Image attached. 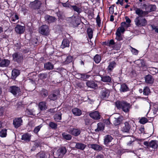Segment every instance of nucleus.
Listing matches in <instances>:
<instances>
[{
	"instance_id": "nucleus-1",
	"label": "nucleus",
	"mask_w": 158,
	"mask_h": 158,
	"mask_svg": "<svg viewBox=\"0 0 158 158\" xmlns=\"http://www.w3.org/2000/svg\"><path fill=\"white\" fill-rule=\"evenodd\" d=\"M133 10L135 11V14L138 15L134 20L135 25L138 27L146 26L148 22L144 17L148 16V12L143 11L137 7H134Z\"/></svg>"
},
{
	"instance_id": "nucleus-2",
	"label": "nucleus",
	"mask_w": 158,
	"mask_h": 158,
	"mask_svg": "<svg viewBox=\"0 0 158 158\" xmlns=\"http://www.w3.org/2000/svg\"><path fill=\"white\" fill-rule=\"evenodd\" d=\"M115 105L118 109H122L125 113L129 111L131 106L130 103L124 101H117L115 102Z\"/></svg>"
},
{
	"instance_id": "nucleus-3",
	"label": "nucleus",
	"mask_w": 158,
	"mask_h": 158,
	"mask_svg": "<svg viewBox=\"0 0 158 158\" xmlns=\"http://www.w3.org/2000/svg\"><path fill=\"white\" fill-rule=\"evenodd\" d=\"M41 4L42 3L40 1L35 0L33 2H31L29 6L32 9H39L40 8Z\"/></svg>"
},
{
	"instance_id": "nucleus-4",
	"label": "nucleus",
	"mask_w": 158,
	"mask_h": 158,
	"mask_svg": "<svg viewBox=\"0 0 158 158\" xmlns=\"http://www.w3.org/2000/svg\"><path fill=\"white\" fill-rule=\"evenodd\" d=\"M9 90L13 95L16 96L18 95L20 92V89L19 87L16 86H12L10 87Z\"/></svg>"
},
{
	"instance_id": "nucleus-5",
	"label": "nucleus",
	"mask_w": 158,
	"mask_h": 158,
	"mask_svg": "<svg viewBox=\"0 0 158 158\" xmlns=\"http://www.w3.org/2000/svg\"><path fill=\"white\" fill-rule=\"evenodd\" d=\"M131 126L128 122H126L122 126L121 131L123 133H129Z\"/></svg>"
},
{
	"instance_id": "nucleus-6",
	"label": "nucleus",
	"mask_w": 158,
	"mask_h": 158,
	"mask_svg": "<svg viewBox=\"0 0 158 158\" xmlns=\"http://www.w3.org/2000/svg\"><path fill=\"white\" fill-rule=\"evenodd\" d=\"M40 33L44 35H48L49 32V28L47 25H44L41 26L39 29Z\"/></svg>"
},
{
	"instance_id": "nucleus-7",
	"label": "nucleus",
	"mask_w": 158,
	"mask_h": 158,
	"mask_svg": "<svg viewBox=\"0 0 158 158\" xmlns=\"http://www.w3.org/2000/svg\"><path fill=\"white\" fill-rule=\"evenodd\" d=\"M14 60L18 63L22 62L23 59L22 55L19 52H15L12 55Z\"/></svg>"
},
{
	"instance_id": "nucleus-8",
	"label": "nucleus",
	"mask_w": 158,
	"mask_h": 158,
	"mask_svg": "<svg viewBox=\"0 0 158 158\" xmlns=\"http://www.w3.org/2000/svg\"><path fill=\"white\" fill-rule=\"evenodd\" d=\"M110 91L106 88L102 89L100 93V97L101 98L106 99L108 98L110 95Z\"/></svg>"
},
{
	"instance_id": "nucleus-9",
	"label": "nucleus",
	"mask_w": 158,
	"mask_h": 158,
	"mask_svg": "<svg viewBox=\"0 0 158 158\" xmlns=\"http://www.w3.org/2000/svg\"><path fill=\"white\" fill-rule=\"evenodd\" d=\"M68 132L75 136H78L81 133V131L79 129L71 128L69 129Z\"/></svg>"
},
{
	"instance_id": "nucleus-10",
	"label": "nucleus",
	"mask_w": 158,
	"mask_h": 158,
	"mask_svg": "<svg viewBox=\"0 0 158 158\" xmlns=\"http://www.w3.org/2000/svg\"><path fill=\"white\" fill-rule=\"evenodd\" d=\"M66 152L67 150L65 148L62 147L57 150L55 155L61 157L66 153Z\"/></svg>"
},
{
	"instance_id": "nucleus-11",
	"label": "nucleus",
	"mask_w": 158,
	"mask_h": 158,
	"mask_svg": "<svg viewBox=\"0 0 158 158\" xmlns=\"http://www.w3.org/2000/svg\"><path fill=\"white\" fill-rule=\"evenodd\" d=\"M23 123V120L21 118H17L13 120V124L15 128H18L21 126Z\"/></svg>"
},
{
	"instance_id": "nucleus-12",
	"label": "nucleus",
	"mask_w": 158,
	"mask_h": 158,
	"mask_svg": "<svg viewBox=\"0 0 158 158\" xmlns=\"http://www.w3.org/2000/svg\"><path fill=\"white\" fill-rule=\"evenodd\" d=\"M91 118L94 120H98L100 119L101 116L98 111H95L90 113L89 114Z\"/></svg>"
},
{
	"instance_id": "nucleus-13",
	"label": "nucleus",
	"mask_w": 158,
	"mask_h": 158,
	"mask_svg": "<svg viewBox=\"0 0 158 158\" xmlns=\"http://www.w3.org/2000/svg\"><path fill=\"white\" fill-rule=\"evenodd\" d=\"M50 154L48 152H40L36 155V158H49Z\"/></svg>"
},
{
	"instance_id": "nucleus-14",
	"label": "nucleus",
	"mask_w": 158,
	"mask_h": 158,
	"mask_svg": "<svg viewBox=\"0 0 158 158\" xmlns=\"http://www.w3.org/2000/svg\"><path fill=\"white\" fill-rule=\"evenodd\" d=\"M59 94V91H56L54 93L50 94L48 97V98L51 101H55L58 98V95Z\"/></svg>"
},
{
	"instance_id": "nucleus-15",
	"label": "nucleus",
	"mask_w": 158,
	"mask_h": 158,
	"mask_svg": "<svg viewBox=\"0 0 158 158\" xmlns=\"http://www.w3.org/2000/svg\"><path fill=\"white\" fill-rule=\"evenodd\" d=\"M44 18L45 20L49 23H53L56 20V19L55 17L48 15H46Z\"/></svg>"
},
{
	"instance_id": "nucleus-16",
	"label": "nucleus",
	"mask_w": 158,
	"mask_h": 158,
	"mask_svg": "<svg viewBox=\"0 0 158 158\" xmlns=\"http://www.w3.org/2000/svg\"><path fill=\"white\" fill-rule=\"evenodd\" d=\"M15 30L17 33L19 34H21L23 33L24 31L25 27L17 24L15 27Z\"/></svg>"
},
{
	"instance_id": "nucleus-17",
	"label": "nucleus",
	"mask_w": 158,
	"mask_h": 158,
	"mask_svg": "<svg viewBox=\"0 0 158 158\" xmlns=\"http://www.w3.org/2000/svg\"><path fill=\"white\" fill-rule=\"evenodd\" d=\"M86 145L82 143L78 142L76 143L75 148L81 150H83L86 147Z\"/></svg>"
},
{
	"instance_id": "nucleus-18",
	"label": "nucleus",
	"mask_w": 158,
	"mask_h": 158,
	"mask_svg": "<svg viewBox=\"0 0 158 158\" xmlns=\"http://www.w3.org/2000/svg\"><path fill=\"white\" fill-rule=\"evenodd\" d=\"M113 139L112 137L110 135H107L104 137V142L105 145H107Z\"/></svg>"
},
{
	"instance_id": "nucleus-19",
	"label": "nucleus",
	"mask_w": 158,
	"mask_h": 158,
	"mask_svg": "<svg viewBox=\"0 0 158 158\" xmlns=\"http://www.w3.org/2000/svg\"><path fill=\"white\" fill-rule=\"evenodd\" d=\"M10 63V61L7 59H4L1 60L0 66L2 67L8 66Z\"/></svg>"
},
{
	"instance_id": "nucleus-20",
	"label": "nucleus",
	"mask_w": 158,
	"mask_h": 158,
	"mask_svg": "<svg viewBox=\"0 0 158 158\" xmlns=\"http://www.w3.org/2000/svg\"><path fill=\"white\" fill-rule=\"evenodd\" d=\"M89 147L96 151H101L102 149V148L99 145L96 144H90Z\"/></svg>"
},
{
	"instance_id": "nucleus-21",
	"label": "nucleus",
	"mask_w": 158,
	"mask_h": 158,
	"mask_svg": "<svg viewBox=\"0 0 158 158\" xmlns=\"http://www.w3.org/2000/svg\"><path fill=\"white\" fill-rule=\"evenodd\" d=\"M105 124L101 122H100L97 124V128L95 130L96 132H98L103 131L104 129Z\"/></svg>"
},
{
	"instance_id": "nucleus-22",
	"label": "nucleus",
	"mask_w": 158,
	"mask_h": 158,
	"mask_svg": "<svg viewBox=\"0 0 158 158\" xmlns=\"http://www.w3.org/2000/svg\"><path fill=\"white\" fill-rule=\"evenodd\" d=\"M72 111L73 114L76 116H80L82 114L81 111L77 108L73 109Z\"/></svg>"
},
{
	"instance_id": "nucleus-23",
	"label": "nucleus",
	"mask_w": 158,
	"mask_h": 158,
	"mask_svg": "<svg viewBox=\"0 0 158 158\" xmlns=\"http://www.w3.org/2000/svg\"><path fill=\"white\" fill-rule=\"evenodd\" d=\"M116 65V63L114 61H112L109 63L107 70L108 72H110L113 70Z\"/></svg>"
},
{
	"instance_id": "nucleus-24",
	"label": "nucleus",
	"mask_w": 158,
	"mask_h": 158,
	"mask_svg": "<svg viewBox=\"0 0 158 158\" xmlns=\"http://www.w3.org/2000/svg\"><path fill=\"white\" fill-rule=\"evenodd\" d=\"M44 67L47 70H52L54 69V65L51 62H48L44 64Z\"/></svg>"
},
{
	"instance_id": "nucleus-25",
	"label": "nucleus",
	"mask_w": 158,
	"mask_h": 158,
	"mask_svg": "<svg viewBox=\"0 0 158 158\" xmlns=\"http://www.w3.org/2000/svg\"><path fill=\"white\" fill-rule=\"evenodd\" d=\"M123 117L122 116H119L117 118H114L113 122V124L115 126L118 125L123 121Z\"/></svg>"
},
{
	"instance_id": "nucleus-26",
	"label": "nucleus",
	"mask_w": 158,
	"mask_h": 158,
	"mask_svg": "<svg viewBox=\"0 0 158 158\" xmlns=\"http://www.w3.org/2000/svg\"><path fill=\"white\" fill-rule=\"evenodd\" d=\"M38 106L39 109L41 110H46L47 108L46 103L45 102H40Z\"/></svg>"
},
{
	"instance_id": "nucleus-27",
	"label": "nucleus",
	"mask_w": 158,
	"mask_h": 158,
	"mask_svg": "<svg viewBox=\"0 0 158 158\" xmlns=\"http://www.w3.org/2000/svg\"><path fill=\"white\" fill-rule=\"evenodd\" d=\"M87 87L92 88H94L97 86V85L93 81H87L86 82Z\"/></svg>"
},
{
	"instance_id": "nucleus-28",
	"label": "nucleus",
	"mask_w": 158,
	"mask_h": 158,
	"mask_svg": "<svg viewBox=\"0 0 158 158\" xmlns=\"http://www.w3.org/2000/svg\"><path fill=\"white\" fill-rule=\"evenodd\" d=\"M69 40L68 39H64L62 41L61 48L64 49L66 47H68L69 46Z\"/></svg>"
},
{
	"instance_id": "nucleus-29",
	"label": "nucleus",
	"mask_w": 158,
	"mask_h": 158,
	"mask_svg": "<svg viewBox=\"0 0 158 158\" xmlns=\"http://www.w3.org/2000/svg\"><path fill=\"white\" fill-rule=\"evenodd\" d=\"M19 74L20 72L19 70L16 69H13L12 71V78L15 79Z\"/></svg>"
},
{
	"instance_id": "nucleus-30",
	"label": "nucleus",
	"mask_w": 158,
	"mask_h": 158,
	"mask_svg": "<svg viewBox=\"0 0 158 158\" xmlns=\"http://www.w3.org/2000/svg\"><path fill=\"white\" fill-rule=\"evenodd\" d=\"M31 135L28 133H26L22 136L21 139L25 141H29L31 139Z\"/></svg>"
},
{
	"instance_id": "nucleus-31",
	"label": "nucleus",
	"mask_w": 158,
	"mask_h": 158,
	"mask_svg": "<svg viewBox=\"0 0 158 158\" xmlns=\"http://www.w3.org/2000/svg\"><path fill=\"white\" fill-rule=\"evenodd\" d=\"M158 146V141L156 140H152L149 142V147L153 148H156Z\"/></svg>"
},
{
	"instance_id": "nucleus-32",
	"label": "nucleus",
	"mask_w": 158,
	"mask_h": 158,
	"mask_svg": "<svg viewBox=\"0 0 158 158\" xmlns=\"http://www.w3.org/2000/svg\"><path fill=\"white\" fill-rule=\"evenodd\" d=\"M145 79L146 82L148 83L152 84L153 82V79L150 75L146 76L145 77Z\"/></svg>"
},
{
	"instance_id": "nucleus-33",
	"label": "nucleus",
	"mask_w": 158,
	"mask_h": 158,
	"mask_svg": "<svg viewBox=\"0 0 158 158\" xmlns=\"http://www.w3.org/2000/svg\"><path fill=\"white\" fill-rule=\"evenodd\" d=\"M129 90V88L125 84H123L121 85L119 89L120 92H124L128 91Z\"/></svg>"
},
{
	"instance_id": "nucleus-34",
	"label": "nucleus",
	"mask_w": 158,
	"mask_h": 158,
	"mask_svg": "<svg viewBox=\"0 0 158 158\" xmlns=\"http://www.w3.org/2000/svg\"><path fill=\"white\" fill-rule=\"evenodd\" d=\"M62 114L61 112L57 113L54 116V119L56 121L59 122L61 119Z\"/></svg>"
},
{
	"instance_id": "nucleus-35",
	"label": "nucleus",
	"mask_w": 158,
	"mask_h": 158,
	"mask_svg": "<svg viewBox=\"0 0 158 158\" xmlns=\"http://www.w3.org/2000/svg\"><path fill=\"white\" fill-rule=\"evenodd\" d=\"M101 80L103 82H110L111 81V78L108 76H105L101 77Z\"/></svg>"
},
{
	"instance_id": "nucleus-36",
	"label": "nucleus",
	"mask_w": 158,
	"mask_h": 158,
	"mask_svg": "<svg viewBox=\"0 0 158 158\" xmlns=\"http://www.w3.org/2000/svg\"><path fill=\"white\" fill-rule=\"evenodd\" d=\"M63 137L67 140H70L71 139L72 136L70 134H67L66 133H63L62 134Z\"/></svg>"
},
{
	"instance_id": "nucleus-37",
	"label": "nucleus",
	"mask_w": 158,
	"mask_h": 158,
	"mask_svg": "<svg viewBox=\"0 0 158 158\" xmlns=\"http://www.w3.org/2000/svg\"><path fill=\"white\" fill-rule=\"evenodd\" d=\"M87 33L88 35L89 38L91 39L93 37V31L91 28H88L87 29Z\"/></svg>"
},
{
	"instance_id": "nucleus-38",
	"label": "nucleus",
	"mask_w": 158,
	"mask_h": 158,
	"mask_svg": "<svg viewBox=\"0 0 158 158\" xmlns=\"http://www.w3.org/2000/svg\"><path fill=\"white\" fill-rule=\"evenodd\" d=\"M147 8L149 9V10L147 11H148L149 13L150 12L153 11L155 10L156 9V6L155 5H151L148 6Z\"/></svg>"
},
{
	"instance_id": "nucleus-39",
	"label": "nucleus",
	"mask_w": 158,
	"mask_h": 158,
	"mask_svg": "<svg viewBox=\"0 0 158 158\" xmlns=\"http://www.w3.org/2000/svg\"><path fill=\"white\" fill-rule=\"evenodd\" d=\"M94 60L96 63H98L101 60V56L98 54H97L94 56Z\"/></svg>"
},
{
	"instance_id": "nucleus-40",
	"label": "nucleus",
	"mask_w": 158,
	"mask_h": 158,
	"mask_svg": "<svg viewBox=\"0 0 158 158\" xmlns=\"http://www.w3.org/2000/svg\"><path fill=\"white\" fill-rule=\"evenodd\" d=\"M143 92L144 95H148L150 93V89L148 87H146L144 88Z\"/></svg>"
},
{
	"instance_id": "nucleus-41",
	"label": "nucleus",
	"mask_w": 158,
	"mask_h": 158,
	"mask_svg": "<svg viewBox=\"0 0 158 158\" xmlns=\"http://www.w3.org/2000/svg\"><path fill=\"white\" fill-rule=\"evenodd\" d=\"M7 135L6 130L3 129L0 132V136L2 137H5Z\"/></svg>"
},
{
	"instance_id": "nucleus-42",
	"label": "nucleus",
	"mask_w": 158,
	"mask_h": 158,
	"mask_svg": "<svg viewBox=\"0 0 158 158\" xmlns=\"http://www.w3.org/2000/svg\"><path fill=\"white\" fill-rule=\"evenodd\" d=\"M49 126L52 129H56L57 128V125L53 122H51L49 123Z\"/></svg>"
},
{
	"instance_id": "nucleus-43",
	"label": "nucleus",
	"mask_w": 158,
	"mask_h": 158,
	"mask_svg": "<svg viewBox=\"0 0 158 158\" xmlns=\"http://www.w3.org/2000/svg\"><path fill=\"white\" fill-rule=\"evenodd\" d=\"M131 48V51L132 53L134 55H138L139 51L136 49L133 48V47L130 46Z\"/></svg>"
},
{
	"instance_id": "nucleus-44",
	"label": "nucleus",
	"mask_w": 158,
	"mask_h": 158,
	"mask_svg": "<svg viewBox=\"0 0 158 158\" xmlns=\"http://www.w3.org/2000/svg\"><path fill=\"white\" fill-rule=\"evenodd\" d=\"M124 28H123L121 26V27H119L117 30L116 33H123L125 31Z\"/></svg>"
},
{
	"instance_id": "nucleus-45",
	"label": "nucleus",
	"mask_w": 158,
	"mask_h": 158,
	"mask_svg": "<svg viewBox=\"0 0 158 158\" xmlns=\"http://www.w3.org/2000/svg\"><path fill=\"white\" fill-rule=\"evenodd\" d=\"M71 6L75 11L77 12L78 13H80V9L79 7L76 6Z\"/></svg>"
},
{
	"instance_id": "nucleus-46",
	"label": "nucleus",
	"mask_w": 158,
	"mask_h": 158,
	"mask_svg": "<svg viewBox=\"0 0 158 158\" xmlns=\"http://www.w3.org/2000/svg\"><path fill=\"white\" fill-rule=\"evenodd\" d=\"M89 77L90 75H89L81 74V80H85L88 78Z\"/></svg>"
},
{
	"instance_id": "nucleus-47",
	"label": "nucleus",
	"mask_w": 158,
	"mask_h": 158,
	"mask_svg": "<svg viewBox=\"0 0 158 158\" xmlns=\"http://www.w3.org/2000/svg\"><path fill=\"white\" fill-rule=\"evenodd\" d=\"M121 26L125 29L129 27L130 26V24H129V23H128L125 22H123L121 23Z\"/></svg>"
},
{
	"instance_id": "nucleus-48",
	"label": "nucleus",
	"mask_w": 158,
	"mask_h": 158,
	"mask_svg": "<svg viewBox=\"0 0 158 158\" xmlns=\"http://www.w3.org/2000/svg\"><path fill=\"white\" fill-rule=\"evenodd\" d=\"M116 39L118 41H121L123 40L122 37L121 36V33H116Z\"/></svg>"
},
{
	"instance_id": "nucleus-49",
	"label": "nucleus",
	"mask_w": 158,
	"mask_h": 158,
	"mask_svg": "<svg viewBox=\"0 0 158 158\" xmlns=\"http://www.w3.org/2000/svg\"><path fill=\"white\" fill-rule=\"evenodd\" d=\"M148 121V120L147 118L145 117H142L140 119L139 122L141 124H144L146 123Z\"/></svg>"
},
{
	"instance_id": "nucleus-50",
	"label": "nucleus",
	"mask_w": 158,
	"mask_h": 158,
	"mask_svg": "<svg viewBox=\"0 0 158 158\" xmlns=\"http://www.w3.org/2000/svg\"><path fill=\"white\" fill-rule=\"evenodd\" d=\"M19 18L18 16L17 15H15L14 16H12V17L10 18V20L12 22H15L16 20H17L19 19Z\"/></svg>"
},
{
	"instance_id": "nucleus-51",
	"label": "nucleus",
	"mask_w": 158,
	"mask_h": 158,
	"mask_svg": "<svg viewBox=\"0 0 158 158\" xmlns=\"http://www.w3.org/2000/svg\"><path fill=\"white\" fill-rule=\"evenodd\" d=\"M72 57L71 56H69L67 57L65 61L67 63H69L72 61Z\"/></svg>"
},
{
	"instance_id": "nucleus-52",
	"label": "nucleus",
	"mask_w": 158,
	"mask_h": 158,
	"mask_svg": "<svg viewBox=\"0 0 158 158\" xmlns=\"http://www.w3.org/2000/svg\"><path fill=\"white\" fill-rule=\"evenodd\" d=\"M41 127L40 125L35 127L34 130V132L36 134L40 130Z\"/></svg>"
},
{
	"instance_id": "nucleus-53",
	"label": "nucleus",
	"mask_w": 158,
	"mask_h": 158,
	"mask_svg": "<svg viewBox=\"0 0 158 158\" xmlns=\"http://www.w3.org/2000/svg\"><path fill=\"white\" fill-rule=\"evenodd\" d=\"M39 76L40 78L44 79H45L47 77V73H40L39 74Z\"/></svg>"
},
{
	"instance_id": "nucleus-54",
	"label": "nucleus",
	"mask_w": 158,
	"mask_h": 158,
	"mask_svg": "<svg viewBox=\"0 0 158 158\" xmlns=\"http://www.w3.org/2000/svg\"><path fill=\"white\" fill-rule=\"evenodd\" d=\"M25 113L26 115H32L33 114L31 110L27 109L25 110Z\"/></svg>"
},
{
	"instance_id": "nucleus-55",
	"label": "nucleus",
	"mask_w": 158,
	"mask_h": 158,
	"mask_svg": "<svg viewBox=\"0 0 158 158\" xmlns=\"http://www.w3.org/2000/svg\"><path fill=\"white\" fill-rule=\"evenodd\" d=\"M114 6H111L109 8V12L110 14H112L114 12Z\"/></svg>"
},
{
	"instance_id": "nucleus-56",
	"label": "nucleus",
	"mask_w": 158,
	"mask_h": 158,
	"mask_svg": "<svg viewBox=\"0 0 158 158\" xmlns=\"http://www.w3.org/2000/svg\"><path fill=\"white\" fill-rule=\"evenodd\" d=\"M61 4L64 7H69V4L68 2V1L66 2V3L62 2Z\"/></svg>"
},
{
	"instance_id": "nucleus-57",
	"label": "nucleus",
	"mask_w": 158,
	"mask_h": 158,
	"mask_svg": "<svg viewBox=\"0 0 158 158\" xmlns=\"http://www.w3.org/2000/svg\"><path fill=\"white\" fill-rule=\"evenodd\" d=\"M139 134L144 133V128L143 127H141L139 130Z\"/></svg>"
},
{
	"instance_id": "nucleus-58",
	"label": "nucleus",
	"mask_w": 158,
	"mask_h": 158,
	"mask_svg": "<svg viewBox=\"0 0 158 158\" xmlns=\"http://www.w3.org/2000/svg\"><path fill=\"white\" fill-rule=\"evenodd\" d=\"M125 19H126V23H129V24H130V23L131 22V20L127 16H126L125 17Z\"/></svg>"
},
{
	"instance_id": "nucleus-59",
	"label": "nucleus",
	"mask_w": 158,
	"mask_h": 158,
	"mask_svg": "<svg viewBox=\"0 0 158 158\" xmlns=\"http://www.w3.org/2000/svg\"><path fill=\"white\" fill-rule=\"evenodd\" d=\"M96 21L98 25H99V24L100 23V20L99 15L97 16V17L96 18Z\"/></svg>"
},
{
	"instance_id": "nucleus-60",
	"label": "nucleus",
	"mask_w": 158,
	"mask_h": 158,
	"mask_svg": "<svg viewBox=\"0 0 158 158\" xmlns=\"http://www.w3.org/2000/svg\"><path fill=\"white\" fill-rule=\"evenodd\" d=\"M114 40H110L109 42V46H110V45H113L114 44Z\"/></svg>"
},
{
	"instance_id": "nucleus-61",
	"label": "nucleus",
	"mask_w": 158,
	"mask_h": 158,
	"mask_svg": "<svg viewBox=\"0 0 158 158\" xmlns=\"http://www.w3.org/2000/svg\"><path fill=\"white\" fill-rule=\"evenodd\" d=\"M143 144L147 147H149V143L147 141L144 142Z\"/></svg>"
},
{
	"instance_id": "nucleus-62",
	"label": "nucleus",
	"mask_w": 158,
	"mask_h": 158,
	"mask_svg": "<svg viewBox=\"0 0 158 158\" xmlns=\"http://www.w3.org/2000/svg\"><path fill=\"white\" fill-rule=\"evenodd\" d=\"M96 158H103V156L101 154H99L96 156Z\"/></svg>"
},
{
	"instance_id": "nucleus-63",
	"label": "nucleus",
	"mask_w": 158,
	"mask_h": 158,
	"mask_svg": "<svg viewBox=\"0 0 158 158\" xmlns=\"http://www.w3.org/2000/svg\"><path fill=\"white\" fill-rule=\"evenodd\" d=\"M158 111V108H155L153 110V113L154 114H156L157 113V112Z\"/></svg>"
},
{
	"instance_id": "nucleus-64",
	"label": "nucleus",
	"mask_w": 158,
	"mask_h": 158,
	"mask_svg": "<svg viewBox=\"0 0 158 158\" xmlns=\"http://www.w3.org/2000/svg\"><path fill=\"white\" fill-rule=\"evenodd\" d=\"M105 123L108 125H109L110 123V121L109 119H106L105 120Z\"/></svg>"
}]
</instances>
